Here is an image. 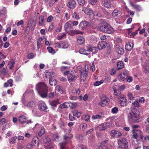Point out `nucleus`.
I'll return each mask as SVG.
<instances>
[{
    "instance_id": "obj_63",
    "label": "nucleus",
    "mask_w": 149,
    "mask_h": 149,
    "mask_svg": "<svg viewBox=\"0 0 149 149\" xmlns=\"http://www.w3.org/2000/svg\"><path fill=\"white\" fill-rule=\"evenodd\" d=\"M12 133H13L12 131H9L7 133L6 137L8 138V137L11 136L12 135Z\"/></svg>"
},
{
    "instance_id": "obj_12",
    "label": "nucleus",
    "mask_w": 149,
    "mask_h": 149,
    "mask_svg": "<svg viewBox=\"0 0 149 149\" xmlns=\"http://www.w3.org/2000/svg\"><path fill=\"white\" fill-rule=\"evenodd\" d=\"M38 108L41 111H47L48 108L46 105L43 101L41 102L39 104Z\"/></svg>"
},
{
    "instance_id": "obj_43",
    "label": "nucleus",
    "mask_w": 149,
    "mask_h": 149,
    "mask_svg": "<svg viewBox=\"0 0 149 149\" xmlns=\"http://www.w3.org/2000/svg\"><path fill=\"white\" fill-rule=\"evenodd\" d=\"M104 82V80L103 79H102L100 81H96L94 83V85L95 86H98L99 85H100L101 84H102Z\"/></svg>"
},
{
    "instance_id": "obj_19",
    "label": "nucleus",
    "mask_w": 149,
    "mask_h": 149,
    "mask_svg": "<svg viewBox=\"0 0 149 149\" xmlns=\"http://www.w3.org/2000/svg\"><path fill=\"white\" fill-rule=\"evenodd\" d=\"M55 91L56 94H58L60 93L62 94L63 92V88L62 86H57L55 88Z\"/></svg>"
},
{
    "instance_id": "obj_51",
    "label": "nucleus",
    "mask_w": 149,
    "mask_h": 149,
    "mask_svg": "<svg viewBox=\"0 0 149 149\" xmlns=\"http://www.w3.org/2000/svg\"><path fill=\"white\" fill-rule=\"evenodd\" d=\"M118 111V107H114L111 109V112L113 114H116L117 113Z\"/></svg>"
},
{
    "instance_id": "obj_62",
    "label": "nucleus",
    "mask_w": 149,
    "mask_h": 149,
    "mask_svg": "<svg viewBox=\"0 0 149 149\" xmlns=\"http://www.w3.org/2000/svg\"><path fill=\"white\" fill-rule=\"evenodd\" d=\"M139 102L141 103H143L144 102L145 99L143 97H141L139 99Z\"/></svg>"
},
{
    "instance_id": "obj_30",
    "label": "nucleus",
    "mask_w": 149,
    "mask_h": 149,
    "mask_svg": "<svg viewBox=\"0 0 149 149\" xmlns=\"http://www.w3.org/2000/svg\"><path fill=\"white\" fill-rule=\"evenodd\" d=\"M85 42L84 38L82 36L79 37L77 40V43L81 45L83 44Z\"/></svg>"
},
{
    "instance_id": "obj_11",
    "label": "nucleus",
    "mask_w": 149,
    "mask_h": 149,
    "mask_svg": "<svg viewBox=\"0 0 149 149\" xmlns=\"http://www.w3.org/2000/svg\"><path fill=\"white\" fill-rule=\"evenodd\" d=\"M82 10L84 13L90 16H93V11L92 9L88 6L87 7H84L82 8Z\"/></svg>"
},
{
    "instance_id": "obj_18",
    "label": "nucleus",
    "mask_w": 149,
    "mask_h": 149,
    "mask_svg": "<svg viewBox=\"0 0 149 149\" xmlns=\"http://www.w3.org/2000/svg\"><path fill=\"white\" fill-rule=\"evenodd\" d=\"M70 8H74L76 6V3L74 0H69L67 5Z\"/></svg>"
},
{
    "instance_id": "obj_7",
    "label": "nucleus",
    "mask_w": 149,
    "mask_h": 149,
    "mask_svg": "<svg viewBox=\"0 0 149 149\" xmlns=\"http://www.w3.org/2000/svg\"><path fill=\"white\" fill-rule=\"evenodd\" d=\"M64 75H68V80L70 82H74L75 81V76L74 73L71 72L69 71H66L64 73Z\"/></svg>"
},
{
    "instance_id": "obj_54",
    "label": "nucleus",
    "mask_w": 149,
    "mask_h": 149,
    "mask_svg": "<svg viewBox=\"0 0 149 149\" xmlns=\"http://www.w3.org/2000/svg\"><path fill=\"white\" fill-rule=\"evenodd\" d=\"M72 17L77 20L79 19V15L76 12H74L72 14Z\"/></svg>"
},
{
    "instance_id": "obj_38",
    "label": "nucleus",
    "mask_w": 149,
    "mask_h": 149,
    "mask_svg": "<svg viewBox=\"0 0 149 149\" xmlns=\"http://www.w3.org/2000/svg\"><path fill=\"white\" fill-rule=\"evenodd\" d=\"M61 48L66 49L68 47V44L66 42H63L61 43Z\"/></svg>"
},
{
    "instance_id": "obj_13",
    "label": "nucleus",
    "mask_w": 149,
    "mask_h": 149,
    "mask_svg": "<svg viewBox=\"0 0 149 149\" xmlns=\"http://www.w3.org/2000/svg\"><path fill=\"white\" fill-rule=\"evenodd\" d=\"M101 4L105 7L110 8L111 7L110 0H102Z\"/></svg>"
},
{
    "instance_id": "obj_58",
    "label": "nucleus",
    "mask_w": 149,
    "mask_h": 149,
    "mask_svg": "<svg viewBox=\"0 0 149 149\" xmlns=\"http://www.w3.org/2000/svg\"><path fill=\"white\" fill-rule=\"evenodd\" d=\"M65 143H63L60 144L61 149H67L65 147Z\"/></svg>"
},
{
    "instance_id": "obj_60",
    "label": "nucleus",
    "mask_w": 149,
    "mask_h": 149,
    "mask_svg": "<svg viewBox=\"0 0 149 149\" xmlns=\"http://www.w3.org/2000/svg\"><path fill=\"white\" fill-rule=\"evenodd\" d=\"M132 104L135 107H140V104L139 102L137 101H135L134 102L132 103Z\"/></svg>"
},
{
    "instance_id": "obj_1",
    "label": "nucleus",
    "mask_w": 149,
    "mask_h": 149,
    "mask_svg": "<svg viewBox=\"0 0 149 149\" xmlns=\"http://www.w3.org/2000/svg\"><path fill=\"white\" fill-rule=\"evenodd\" d=\"M36 89L38 93L43 98H45L47 95L48 88L44 83H40L36 86Z\"/></svg>"
},
{
    "instance_id": "obj_2",
    "label": "nucleus",
    "mask_w": 149,
    "mask_h": 149,
    "mask_svg": "<svg viewBox=\"0 0 149 149\" xmlns=\"http://www.w3.org/2000/svg\"><path fill=\"white\" fill-rule=\"evenodd\" d=\"M139 116V111L136 109H133L128 115V120L130 121L133 123H139L141 121Z\"/></svg>"
},
{
    "instance_id": "obj_53",
    "label": "nucleus",
    "mask_w": 149,
    "mask_h": 149,
    "mask_svg": "<svg viewBox=\"0 0 149 149\" xmlns=\"http://www.w3.org/2000/svg\"><path fill=\"white\" fill-rule=\"evenodd\" d=\"M102 116L100 115L97 114L93 116L92 118L93 119H99Z\"/></svg>"
},
{
    "instance_id": "obj_37",
    "label": "nucleus",
    "mask_w": 149,
    "mask_h": 149,
    "mask_svg": "<svg viewBox=\"0 0 149 149\" xmlns=\"http://www.w3.org/2000/svg\"><path fill=\"white\" fill-rule=\"evenodd\" d=\"M71 21H69L66 23L64 26L65 28L66 31L68 30L69 29H70L71 27Z\"/></svg>"
},
{
    "instance_id": "obj_4",
    "label": "nucleus",
    "mask_w": 149,
    "mask_h": 149,
    "mask_svg": "<svg viewBox=\"0 0 149 149\" xmlns=\"http://www.w3.org/2000/svg\"><path fill=\"white\" fill-rule=\"evenodd\" d=\"M132 138L138 140L143 139V134L142 131L139 130L133 129Z\"/></svg>"
},
{
    "instance_id": "obj_36",
    "label": "nucleus",
    "mask_w": 149,
    "mask_h": 149,
    "mask_svg": "<svg viewBox=\"0 0 149 149\" xmlns=\"http://www.w3.org/2000/svg\"><path fill=\"white\" fill-rule=\"evenodd\" d=\"M72 114L75 117L76 116L77 118H79L81 116V113L80 111H78L77 110H75L73 112Z\"/></svg>"
},
{
    "instance_id": "obj_8",
    "label": "nucleus",
    "mask_w": 149,
    "mask_h": 149,
    "mask_svg": "<svg viewBox=\"0 0 149 149\" xmlns=\"http://www.w3.org/2000/svg\"><path fill=\"white\" fill-rule=\"evenodd\" d=\"M128 71H125L123 72L120 73L118 76V78L120 81H124L128 76Z\"/></svg>"
},
{
    "instance_id": "obj_52",
    "label": "nucleus",
    "mask_w": 149,
    "mask_h": 149,
    "mask_svg": "<svg viewBox=\"0 0 149 149\" xmlns=\"http://www.w3.org/2000/svg\"><path fill=\"white\" fill-rule=\"evenodd\" d=\"M66 34L65 33H61L58 36V39L59 40H61L65 36Z\"/></svg>"
},
{
    "instance_id": "obj_55",
    "label": "nucleus",
    "mask_w": 149,
    "mask_h": 149,
    "mask_svg": "<svg viewBox=\"0 0 149 149\" xmlns=\"http://www.w3.org/2000/svg\"><path fill=\"white\" fill-rule=\"evenodd\" d=\"M120 91L119 90H114V93L115 95L118 96L120 94Z\"/></svg>"
},
{
    "instance_id": "obj_16",
    "label": "nucleus",
    "mask_w": 149,
    "mask_h": 149,
    "mask_svg": "<svg viewBox=\"0 0 149 149\" xmlns=\"http://www.w3.org/2000/svg\"><path fill=\"white\" fill-rule=\"evenodd\" d=\"M88 48V45L84 47V48L80 49L79 51L80 53L85 55H87L89 54Z\"/></svg>"
},
{
    "instance_id": "obj_40",
    "label": "nucleus",
    "mask_w": 149,
    "mask_h": 149,
    "mask_svg": "<svg viewBox=\"0 0 149 149\" xmlns=\"http://www.w3.org/2000/svg\"><path fill=\"white\" fill-rule=\"evenodd\" d=\"M117 66L118 69H122L124 67L123 63L122 61L119 62L117 64Z\"/></svg>"
},
{
    "instance_id": "obj_26",
    "label": "nucleus",
    "mask_w": 149,
    "mask_h": 149,
    "mask_svg": "<svg viewBox=\"0 0 149 149\" xmlns=\"http://www.w3.org/2000/svg\"><path fill=\"white\" fill-rule=\"evenodd\" d=\"M50 105L52 106V107L53 109H55L57 105L59 104L58 100H54L50 102Z\"/></svg>"
},
{
    "instance_id": "obj_57",
    "label": "nucleus",
    "mask_w": 149,
    "mask_h": 149,
    "mask_svg": "<svg viewBox=\"0 0 149 149\" xmlns=\"http://www.w3.org/2000/svg\"><path fill=\"white\" fill-rule=\"evenodd\" d=\"M69 118L70 119V120L71 121H73L75 120V117L74 116V115H73V116L71 114H69Z\"/></svg>"
},
{
    "instance_id": "obj_31",
    "label": "nucleus",
    "mask_w": 149,
    "mask_h": 149,
    "mask_svg": "<svg viewBox=\"0 0 149 149\" xmlns=\"http://www.w3.org/2000/svg\"><path fill=\"white\" fill-rule=\"evenodd\" d=\"M130 4L132 7L137 10L139 11L141 10L142 8L139 6L135 4L132 2H130Z\"/></svg>"
},
{
    "instance_id": "obj_10",
    "label": "nucleus",
    "mask_w": 149,
    "mask_h": 149,
    "mask_svg": "<svg viewBox=\"0 0 149 149\" xmlns=\"http://www.w3.org/2000/svg\"><path fill=\"white\" fill-rule=\"evenodd\" d=\"M110 135L112 137L118 138L122 135V133L118 131L113 130L111 131Z\"/></svg>"
},
{
    "instance_id": "obj_34",
    "label": "nucleus",
    "mask_w": 149,
    "mask_h": 149,
    "mask_svg": "<svg viewBox=\"0 0 149 149\" xmlns=\"http://www.w3.org/2000/svg\"><path fill=\"white\" fill-rule=\"evenodd\" d=\"M146 72H149V61L146 60L145 61V64L143 66Z\"/></svg>"
},
{
    "instance_id": "obj_47",
    "label": "nucleus",
    "mask_w": 149,
    "mask_h": 149,
    "mask_svg": "<svg viewBox=\"0 0 149 149\" xmlns=\"http://www.w3.org/2000/svg\"><path fill=\"white\" fill-rule=\"evenodd\" d=\"M129 98L131 100H133L135 97V95L132 93H129L128 94Z\"/></svg>"
},
{
    "instance_id": "obj_25",
    "label": "nucleus",
    "mask_w": 149,
    "mask_h": 149,
    "mask_svg": "<svg viewBox=\"0 0 149 149\" xmlns=\"http://www.w3.org/2000/svg\"><path fill=\"white\" fill-rule=\"evenodd\" d=\"M88 45V49L89 51V54L91 52H92L93 53H96L98 50V49L96 47H91L90 45Z\"/></svg>"
},
{
    "instance_id": "obj_48",
    "label": "nucleus",
    "mask_w": 149,
    "mask_h": 149,
    "mask_svg": "<svg viewBox=\"0 0 149 149\" xmlns=\"http://www.w3.org/2000/svg\"><path fill=\"white\" fill-rule=\"evenodd\" d=\"M90 66L91 67V70L93 72L95 71V66L94 64V62L93 61L90 64Z\"/></svg>"
},
{
    "instance_id": "obj_28",
    "label": "nucleus",
    "mask_w": 149,
    "mask_h": 149,
    "mask_svg": "<svg viewBox=\"0 0 149 149\" xmlns=\"http://www.w3.org/2000/svg\"><path fill=\"white\" fill-rule=\"evenodd\" d=\"M106 129L104 123L95 127V129L98 130L100 131H102Z\"/></svg>"
},
{
    "instance_id": "obj_20",
    "label": "nucleus",
    "mask_w": 149,
    "mask_h": 149,
    "mask_svg": "<svg viewBox=\"0 0 149 149\" xmlns=\"http://www.w3.org/2000/svg\"><path fill=\"white\" fill-rule=\"evenodd\" d=\"M116 50L120 54H123L124 52V49L121 47H120V45H117L116 46Z\"/></svg>"
},
{
    "instance_id": "obj_6",
    "label": "nucleus",
    "mask_w": 149,
    "mask_h": 149,
    "mask_svg": "<svg viewBox=\"0 0 149 149\" xmlns=\"http://www.w3.org/2000/svg\"><path fill=\"white\" fill-rule=\"evenodd\" d=\"M101 101L99 104L102 107H104L108 105L109 102V98L104 95H102L100 97Z\"/></svg>"
},
{
    "instance_id": "obj_35",
    "label": "nucleus",
    "mask_w": 149,
    "mask_h": 149,
    "mask_svg": "<svg viewBox=\"0 0 149 149\" xmlns=\"http://www.w3.org/2000/svg\"><path fill=\"white\" fill-rule=\"evenodd\" d=\"M44 22V17L42 16H40L39 18V25L42 26L43 25V23Z\"/></svg>"
},
{
    "instance_id": "obj_39",
    "label": "nucleus",
    "mask_w": 149,
    "mask_h": 149,
    "mask_svg": "<svg viewBox=\"0 0 149 149\" xmlns=\"http://www.w3.org/2000/svg\"><path fill=\"white\" fill-rule=\"evenodd\" d=\"M14 64L15 62L14 61L12 60L10 61L8 64V65L10 70H12L13 69L14 67Z\"/></svg>"
},
{
    "instance_id": "obj_21",
    "label": "nucleus",
    "mask_w": 149,
    "mask_h": 149,
    "mask_svg": "<svg viewBox=\"0 0 149 149\" xmlns=\"http://www.w3.org/2000/svg\"><path fill=\"white\" fill-rule=\"evenodd\" d=\"M107 45V43L104 41H102L100 42L98 45V49H102L104 48Z\"/></svg>"
},
{
    "instance_id": "obj_49",
    "label": "nucleus",
    "mask_w": 149,
    "mask_h": 149,
    "mask_svg": "<svg viewBox=\"0 0 149 149\" xmlns=\"http://www.w3.org/2000/svg\"><path fill=\"white\" fill-rule=\"evenodd\" d=\"M94 16H96L98 17H101V15L100 13L97 11H95L94 13L93 12V16H91L92 17Z\"/></svg>"
},
{
    "instance_id": "obj_29",
    "label": "nucleus",
    "mask_w": 149,
    "mask_h": 149,
    "mask_svg": "<svg viewBox=\"0 0 149 149\" xmlns=\"http://www.w3.org/2000/svg\"><path fill=\"white\" fill-rule=\"evenodd\" d=\"M87 127V125L86 124L84 123L81 124L79 127L80 130L83 131H84Z\"/></svg>"
},
{
    "instance_id": "obj_17",
    "label": "nucleus",
    "mask_w": 149,
    "mask_h": 149,
    "mask_svg": "<svg viewBox=\"0 0 149 149\" xmlns=\"http://www.w3.org/2000/svg\"><path fill=\"white\" fill-rule=\"evenodd\" d=\"M88 74V72L86 70H82L81 72V79L82 81H84Z\"/></svg>"
},
{
    "instance_id": "obj_44",
    "label": "nucleus",
    "mask_w": 149,
    "mask_h": 149,
    "mask_svg": "<svg viewBox=\"0 0 149 149\" xmlns=\"http://www.w3.org/2000/svg\"><path fill=\"white\" fill-rule=\"evenodd\" d=\"M45 132V128L43 127H42L41 130L38 133V136H41Z\"/></svg>"
},
{
    "instance_id": "obj_24",
    "label": "nucleus",
    "mask_w": 149,
    "mask_h": 149,
    "mask_svg": "<svg viewBox=\"0 0 149 149\" xmlns=\"http://www.w3.org/2000/svg\"><path fill=\"white\" fill-rule=\"evenodd\" d=\"M26 117L23 115L21 116L19 118V120L21 123H25L26 122L27 123H28V122L26 121Z\"/></svg>"
},
{
    "instance_id": "obj_5",
    "label": "nucleus",
    "mask_w": 149,
    "mask_h": 149,
    "mask_svg": "<svg viewBox=\"0 0 149 149\" xmlns=\"http://www.w3.org/2000/svg\"><path fill=\"white\" fill-rule=\"evenodd\" d=\"M106 22H104L103 25L100 27V30L103 32L108 33H111L113 32V29L111 26L106 25Z\"/></svg>"
},
{
    "instance_id": "obj_15",
    "label": "nucleus",
    "mask_w": 149,
    "mask_h": 149,
    "mask_svg": "<svg viewBox=\"0 0 149 149\" xmlns=\"http://www.w3.org/2000/svg\"><path fill=\"white\" fill-rule=\"evenodd\" d=\"M45 74H44V76L47 78H50L51 77H53L55 76V74L53 72L51 73L49 72L47 70H46L45 72Z\"/></svg>"
},
{
    "instance_id": "obj_32",
    "label": "nucleus",
    "mask_w": 149,
    "mask_h": 149,
    "mask_svg": "<svg viewBox=\"0 0 149 149\" xmlns=\"http://www.w3.org/2000/svg\"><path fill=\"white\" fill-rule=\"evenodd\" d=\"M90 119V116L88 114H85L83 115L81 117V120L88 121Z\"/></svg>"
},
{
    "instance_id": "obj_3",
    "label": "nucleus",
    "mask_w": 149,
    "mask_h": 149,
    "mask_svg": "<svg viewBox=\"0 0 149 149\" xmlns=\"http://www.w3.org/2000/svg\"><path fill=\"white\" fill-rule=\"evenodd\" d=\"M118 149H127L128 146V141L125 138L118 139Z\"/></svg>"
},
{
    "instance_id": "obj_23",
    "label": "nucleus",
    "mask_w": 149,
    "mask_h": 149,
    "mask_svg": "<svg viewBox=\"0 0 149 149\" xmlns=\"http://www.w3.org/2000/svg\"><path fill=\"white\" fill-rule=\"evenodd\" d=\"M134 45L132 42H129L126 45L125 48L128 51L131 50L132 49Z\"/></svg>"
},
{
    "instance_id": "obj_27",
    "label": "nucleus",
    "mask_w": 149,
    "mask_h": 149,
    "mask_svg": "<svg viewBox=\"0 0 149 149\" xmlns=\"http://www.w3.org/2000/svg\"><path fill=\"white\" fill-rule=\"evenodd\" d=\"M112 15L113 16L116 17L120 16L121 15V13L118 9H115L112 13Z\"/></svg>"
},
{
    "instance_id": "obj_45",
    "label": "nucleus",
    "mask_w": 149,
    "mask_h": 149,
    "mask_svg": "<svg viewBox=\"0 0 149 149\" xmlns=\"http://www.w3.org/2000/svg\"><path fill=\"white\" fill-rule=\"evenodd\" d=\"M47 49L48 52L49 53L54 54L56 52L54 50L53 48L51 47H48L47 48Z\"/></svg>"
},
{
    "instance_id": "obj_46",
    "label": "nucleus",
    "mask_w": 149,
    "mask_h": 149,
    "mask_svg": "<svg viewBox=\"0 0 149 149\" xmlns=\"http://www.w3.org/2000/svg\"><path fill=\"white\" fill-rule=\"evenodd\" d=\"M17 138V137L15 136L12 137L9 139V142L10 143H15L16 140Z\"/></svg>"
},
{
    "instance_id": "obj_61",
    "label": "nucleus",
    "mask_w": 149,
    "mask_h": 149,
    "mask_svg": "<svg viewBox=\"0 0 149 149\" xmlns=\"http://www.w3.org/2000/svg\"><path fill=\"white\" fill-rule=\"evenodd\" d=\"M90 3L93 5H95L97 1V0H88Z\"/></svg>"
},
{
    "instance_id": "obj_64",
    "label": "nucleus",
    "mask_w": 149,
    "mask_h": 149,
    "mask_svg": "<svg viewBox=\"0 0 149 149\" xmlns=\"http://www.w3.org/2000/svg\"><path fill=\"white\" fill-rule=\"evenodd\" d=\"M34 55L33 53H31L29 54L28 55V57L29 59H31L33 58Z\"/></svg>"
},
{
    "instance_id": "obj_56",
    "label": "nucleus",
    "mask_w": 149,
    "mask_h": 149,
    "mask_svg": "<svg viewBox=\"0 0 149 149\" xmlns=\"http://www.w3.org/2000/svg\"><path fill=\"white\" fill-rule=\"evenodd\" d=\"M71 32H73L74 34H82L83 33L82 32L79 30L74 31L73 30L71 31Z\"/></svg>"
},
{
    "instance_id": "obj_33",
    "label": "nucleus",
    "mask_w": 149,
    "mask_h": 149,
    "mask_svg": "<svg viewBox=\"0 0 149 149\" xmlns=\"http://www.w3.org/2000/svg\"><path fill=\"white\" fill-rule=\"evenodd\" d=\"M33 102L30 101L26 104L23 103V105H22V107H24L26 106L28 107L31 108L33 106Z\"/></svg>"
},
{
    "instance_id": "obj_14",
    "label": "nucleus",
    "mask_w": 149,
    "mask_h": 149,
    "mask_svg": "<svg viewBox=\"0 0 149 149\" xmlns=\"http://www.w3.org/2000/svg\"><path fill=\"white\" fill-rule=\"evenodd\" d=\"M89 25L88 23L85 21L81 22L79 24V27L80 29L84 30L86 29Z\"/></svg>"
},
{
    "instance_id": "obj_22",
    "label": "nucleus",
    "mask_w": 149,
    "mask_h": 149,
    "mask_svg": "<svg viewBox=\"0 0 149 149\" xmlns=\"http://www.w3.org/2000/svg\"><path fill=\"white\" fill-rule=\"evenodd\" d=\"M72 103L71 102H65L60 105V107L61 108H67L70 106H72Z\"/></svg>"
},
{
    "instance_id": "obj_42",
    "label": "nucleus",
    "mask_w": 149,
    "mask_h": 149,
    "mask_svg": "<svg viewBox=\"0 0 149 149\" xmlns=\"http://www.w3.org/2000/svg\"><path fill=\"white\" fill-rule=\"evenodd\" d=\"M125 9L126 11L128 13H130V15L132 17L134 16V11L130 10L129 8H127V6H125Z\"/></svg>"
},
{
    "instance_id": "obj_59",
    "label": "nucleus",
    "mask_w": 149,
    "mask_h": 149,
    "mask_svg": "<svg viewBox=\"0 0 149 149\" xmlns=\"http://www.w3.org/2000/svg\"><path fill=\"white\" fill-rule=\"evenodd\" d=\"M126 80L127 82H130L132 81L133 80V78L131 76H128L127 78H126Z\"/></svg>"
},
{
    "instance_id": "obj_9",
    "label": "nucleus",
    "mask_w": 149,
    "mask_h": 149,
    "mask_svg": "<svg viewBox=\"0 0 149 149\" xmlns=\"http://www.w3.org/2000/svg\"><path fill=\"white\" fill-rule=\"evenodd\" d=\"M120 103L121 106H124L127 104V100L125 96L123 95H120L119 98Z\"/></svg>"
},
{
    "instance_id": "obj_41",
    "label": "nucleus",
    "mask_w": 149,
    "mask_h": 149,
    "mask_svg": "<svg viewBox=\"0 0 149 149\" xmlns=\"http://www.w3.org/2000/svg\"><path fill=\"white\" fill-rule=\"evenodd\" d=\"M49 83L51 86L55 85L56 84V81L53 78H51L49 79Z\"/></svg>"
},
{
    "instance_id": "obj_50",
    "label": "nucleus",
    "mask_w": 149,
    "mask_h": 149,
    "mask_svg": "<svg viewBox=\"0 0 149 149\" xmlns=\"http://www.w3.org/2000/svg\"><path fill=\"white\" fill-rule=\"evenodd\" d=\"M80 5L83 6L85 3V0H77Z\"/></svg>"
}]
</instances>
